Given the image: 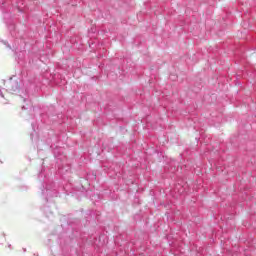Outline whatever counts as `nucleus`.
Returning a JSON list of instances; mask_svg holds the SVG:
<instances>
[{
    "label": "nucleus",
    "mask_w": 256,
    "mask_h": 256,
    "mask_svg": "<svg viewBox=\"0 0 256 256\" xmlns=\"http://www.w3.org/2000/svg\"><path fill=\"white\" fill-rule=\"evenodd\" d=\"M42 195L45 197L46 201H49L51 197H57L59 192L55 189V184L51 183L46 186V188L42 189Z\"/></svg>",
    "instance_id": "nucleus-1"
},
{
    "label": "nucleus",
    "mask_w": 256,
    "mask_h": 256,
    "mask_svg": "<svg viewBox=\"0 0 256 256\" xmlns=\"http://www.w3.org/2000/svg\"><path fill=\"white\" fill-rule=\"evenodd\" d=\"M4 85L8 93H13L19 89V83L13 81V78H10L9 81H4Z\"/></svg>",
    "instance_id": "nucleus-2"
},
{
    "label": "nucleus",
    "mask_w": 256,
    "mask_h": 256,
    "mask_svg": "<svg viewBox=\"0 0 256 256\" xmlns=\"http://www.w3.org/2000/svg\"><path fill=\"white\" fill-rule=\"evenodd\" d=\"M11 6H9V0H0V9L2 13H7Z\"/></svg>",
    "instance_id": "nucleus-3"
},
{
    "label": "nucleus",
    "mask_w": 256,
    "mask_h": 256,
    "mask_svg": "<svg viewBox=\"0 0 256 256\" xmlns=\"http://www.w3.org/2000/svg\"><path fill=\"white\" fill-rule=\"evenodd\" d=\"M12 37H15V34H13V31H15V24L13 23V20L5 21Z\"/></svg>",
    "instance_id": "nucleus-4"
},
{
    "label": "nucleus",
    "mask_w": 256,
    "mask_h": 256,
    "mask_svg": "<svg viewBox=\"0 0 256 256\" xmlns=\"http://www.w3.org/2000/svg\"><path fill=\"white\" fill-rule=\"evenodd\" d=\"M16 7L20 13H23V0H16Z\"/></svg>",
    "instance_id": "nucleus-5"
},
{
    "label": "nucleus",
    "mask_w": 256,
    "mask_h": 256,
    "mask_svg": "<svg viewBox=\"0 0 256 256\" xmlns=\"http://www.w3.org/2000/svg\"><path fill=\"white\" fill-rule=\"evenodd\" d=\"M24 103H27V105H31V101L29 99L24 98Z\"/></svg>",
    "instance_id": "nucleus-6"
},
{
    "label": "nucleus",
    "mask_w": 256,
    "mask_h": 256,
    "mask_svg": "<svg viewBox=\"0 0 256 256\" xmlns=\"http://www.w3.org/2000/svg\"><path fill=\"white\" fill-rule=\"evenodd\" d=\"M0 97H5L4 95H3V91L0 89Z\"/></svg>",
    "instance_id": "nucleus-7"
},
{
    "label": "nucleus",
    "mask_w": 256,
    "mask_h": 256,
    "mask_svg": "<svg viewBox=\"0 0 256 256\" xmlns=\"http://www.w3.org/2000/svg\"><path fill=\"white\" fill-rule=\"evenodd\" d=\"M32 129H33V131H35V125H33V124H32Z\"/></svg>",
    "instance_id": "nucleus-8"
},
{
    "label": "nucleus",
    "mask_w": 256,
    "mask_h": 256,
    "mask_svg": "<svg viewBox=\"0 0 256 256\" xmlns=\"http://www.w3.org/2000/svg\"><path fill=\"white\" fill-rule=\"evenodd\" d=\"M7 47H8V49H11V46L9 44H7Z\"/></svg>",
    "instance_id": "nucleus-9"
},
{
    "label": "nucleus",
    "mask_w": 256,
    "mask_h": 256,
    "mask_svg": "<svg viewBox=\"0 0 256 256\" xmlns=\"http://www.w3.org/2000/svg\"><path fill=\"white\" fill-rule=\"evenodd\" d=\"M9 249H11V244L8 245Z\"/></svg>",
    "instance_id": "nucleus-10"
},
{
    "label": "nucleus",
    "mask_w": 256,
    "mask_h": 256,
    "mask_svg": "<svg viewBox=\"0 0 256 256\" xmlns=\"http://www.w3.org/2000/svg\"><path fill=\"white\" fill-rule=\"evenodd\" d=\"M22 109H26L25 106H22Z\"/></svg>",
    "instance_id": "nucleus-11"
},
{
    "label": "nucleus",
    "mask_w": 256,
    "mask_h": 256,
    "mask_svg": "<svg viewBox=\"0 0 256 256\" xmlns=\"http://www.w3.org/2000/svg\"><path fill=\"white\" fill-rule=\"evenodd\" d=\"M4 19H7V16H4Z\"/></svg>",
    "instance_id": "nucleus-12"
}]
</instances>
